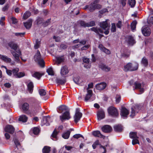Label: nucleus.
Listing matches in <instances>:
<instances>
[{"mask_svg":"<svg viewBox=\"0 0 153 153\" xmlns=\"http://www.w3.org/2000/svg\"><path fill=\"white\" fill-rule=\"evenodd\" d=\"M29 103L35 110L39 109L41 108L39 101L34 98H30L29 100Z\"/></svg>","mask_w":153,"mask_h":153,"instance_id":"nucleus-1","label":"nucleus"},{"mask_svg":"<svg viewBox=\"0 0 153 153\" xmlns=\"http://www.w3.org/2000/svg\"><path fill=\"white\" fill-rule=\"evenodd\" d=\"M138 68L137 64H136L135 65L133 66L131 63L129 62L124 66V71L126 72L128 71H133L137 70Z\"/></svg>","mask_w":153,"mask_h":153,"instance_id":"nucleus-2","label":"nucleus"},{"mask_svg":"<svg viewBox=\"0 0 153 153\" xmlns=\"http://www.w3.org/2000/svg\"><path fill=\"white\" fill-rule=\"evenodd\" d=\"M109 115L114 117H117L119 115L117 109L113 106L109 107L107 109Z\"/></svg>","mask_w":153,"mask_h":153,"instance_id":"nucleus-3","label":"nucleus"},{"mask_svg":"<svg viewBox=\"0 0 153 153\" xmlns=\"http://www.w3.org/2000/svg\"><path fill=\"white\" fill-rule=\"evenodd\" d=\"M142 105L140 104H137L135 105L131 108V111L130 116L133 117L135 115V112L138 113L141 110Z\"/></svg>","mask_w":153,"mask_h":153,"instance_id":"nucleus-4","label":"nucleus"},{"mask_svg":"<svg viewBox=\"0 0 153 153\" xmlns=\"http://www.w3.org/2000/svg\"><path fill=\"white\" fill-rule=\"evenodd\" d=\"M89 30L94 32L97 34L99 36L100 39H101L104 36L103 35L100 33H103V30L100 28H98L97 27H93L92 28L89 29Z\"/></svg>","mask_w":153,"mask_h":153,"instance_id":"nucleus-5","label":"nucleus"},{"mask_svg":"<svg viewBox=\"0 0 153 153\" xmlns=\"http://www.w3.org/2000/svg\"><path fill=\"white\" fill-rule=\"evenodd\" d=\"M71 117L69 111H65L62 115L59 116L60 119L62 122L66 120H69Z\"/></svg>","mask_w":153,"mask_h":153,"instance_id":"nucleus-6","label":"nucleus"},{"mask_svg":"<svg viewBox=\"0 0 153 153\" xmlns=\"http://www.w3.org/2000/svg\"><path fill=\"white\" fill-rule=\"evenodd\" d=\"M82 114L79 111V108L76 109V113L74 116V122L76 123L80 120L82 116Z\"/></svg>","mask_w":153,"mask_h":153,"instance_id":"nucleus-7","label":"nucleus"},{"mask_svg":"<svg viewBox=\"0 0 153 153\" xmlns=\"http://www.w3.org/2000/svg\"><path fill=\"white\" fill-rule=\"evenodd\" d=\"M129 113V111L126 107H123L121 108L120 115L123 118L125 119L127 118Z\"/></svg>","mask_w":153,"mask_h":153,"instance_id":"nucleus-8","label":"nucleus"},{"mask_svg":"<svg viewBox=\"0 0 153 153\" xmlns=\"http://www.w3.org/2000/svg\"><path fill=\"white\" fill-rule=\"evenodd\" d=\"M97 118L98 120L104 119L105 117V113L104 110L102 109H99L97 113Z\"/></svg>","mask_w":153,"mask_h":153,"instance_id":"nucleus-9","label":"nucleus"},{"mask_svg":"<svg viewBox=\"0 0 153 153\" xmlns=\"http://www.w3.org/2000/svg\"><path fill=\"white\" fill-rule=\"evenodd\" d=\"M126 41L128 44L131 46L133 45L136 42L134 37L131 35L128 36Z\"/></svg>","mask_w":153,"mask_h":153,"instance_id":"nucleus-10","label":"nucleus"},{"mask_svg":"<svg viewBox=\"0 0 153 153\" xmlns=\"http://www.w3.org/2000/svg\"><path fill=\"white\" fill-rule=\"evenodd\" d=\"M98 66L102 70L105 72H108L110 70L111 68L110 67L102 63H99Z\"/></svg>","mask_w":153,"mask_h":153,"instance_id":"nucleus-11","label":"nucleus"},{"mask_svg":"<svg viewBox=\"0 0 153 153\" xmlns=\"http://www.w3.org/2000/svg\"><path fill=\"white\" fill-rule=\"evenodd\" d=\"M102 131L105 133H109L112 131V128L111 126L108 125H105L101 128Z\"/></svg>","mask_w":153,"mask_h":153,"instance_id":"nucleus-12","label":"nucleus"},{"mask_svg":"<svg viewBox=\"0 0 153 153\" xmlns=\"http://www.w3.org/2000/svg\"><path fill=\"white\" fill-rule=\"evenodd\" d=\"M100 0H94L91 3L89 7V10L90 12H93L96 10V4H98Z\"/></svg>","mask_w":153,"mask_h":153,"instance_id":"nucleus-13","label":"nucleus"},{"mask_svg":"<svg viewBox=\"0 0 153 153\" xmlns=\"http://www.w3.org/2000/svg\"><path fill=\"white\" fill-rule=\"evenodd\" d=\"M51 118L49 116H46L43 117L42 120V123L43 125H46V126H49V121L50 120Z\"/></svg>","mask_w":153,"mask_h":153,"instance_id":"nucleus-14","label":"nucleus"},{"mask_svg":"<svg viewBox=\"0 0 153 153\" xmlns=\"http://www.w3.org/2000/svg\"><path fill=\"white\" fill-rule=\"evenodd\" d=\"M29 107V105L28 103L27 102H24L22 104L20 109H21L23 111L26 113L29 114V113L26 112L28 110Z\"/></svg>","mask_w":153,"mask_h":153,"instance_id":"nucleus-15","label":"nucleus"},{"mask_svg":"<svg viewBox=\"0 0 153 153\" xmlns=\"http://www.w3.org/2000/svg\"><path fill=\"white\" fill-rule=\"evenodd\" d=\"M4 129L5 132H9L11 134H13L15 131V128L13 126L10 125L6 126Z\"/></svg>","mask_w":153,"mask_h":153,"instance_id":"nucleus-16","label":"nucleus"},{"mask_svg":"<svg viewBox=\"0 0 153 153\" xmlns=\"http://www.w3.org/2000/svg\"><path fill=\"white\" fill-rule=\"evenodd\" d=\"M98 145H100V148H103L104 150V152L102 153H106V150L105 147L104 146L101 145L100 143H99V140H96L92 145V146L93 149H95L96 148L97 146Z\"/></svg>","mask_w":153,"mask_h":153,"instance_id":"nucleus-17","label":"nucleus"},{"mask_svg":"<svg viewBox=\"0 0 153 153\" xmlns=\"http://www.w3.org/2000/svg\"><path fill=\"white\" fill-rule=\"evenodd\" d=\"M106 85V83L103 82L97 84L95 87L96 89L98 90H102L105 88Z\"/></svg>","mask_w":153,"mask_h":153,"instance_id":"nucleus-18","label":"nucleus"},{"mask_svg":"<svg viewBox=\"0 0 153 153\" xmlns=\"http://www.w3.org/2000/svg\"><path fill=\"white\" fill-rule=\"evenodd\" d=\"M98 48L101 51L104 52L106 54L109 55L111 54L110 51L105 47L102 44H100Z\"/></svg>","mask_w":153,"mask_h":153,"instance_id":"nucleus-19","label":"nucleus"},{"mask_svg":"<svg viewBox=\"0 0 153 153\" xmlns=\"http://www.w3.org/2000/svg\"><path fill=\"white\" fill-rule=\"evenodd\" d=\"M92 135L94 137H100L104 139L105 136L102 134L98 130L94 131L92 132Z\"/></svg>","mask_w":153,"mask_h":153,"instance_id":"nucleus-20","label":"nucleus"},{"mask_svg":"<svg viewBox=\"0 0 153 153\" xmlns=\"http://www.w3.org/2000/svg\"><path fill=\"white\" fill-rule=\"evenodd\" d=\"M68 109V107L66 106L62 105L59 106L57 108L56 110L58 113H61L65 111H66Z\"/></svg>","mask_w":153,"mask_h":153,"instance_id":"nucleus-21","label":"nucleus"},{"mask_svg":"<svg viewBox=\"0 0 153 153\" xmlns=\"http://www.w3.org/2000/svg\"><path fill=\"white\" fill-rule=\"evenodd\" d=\"M142 32L143 34L145 36H149L151 33V30L149 28L145 27L142 30Z\"/></svg>","mask_w":153,"mask_h":153,"instance_id":"nucleus-22","label":"nucleus"},{"mask_svg":"<svg viewBox=\"0 0 153 153\" xmlns=\"http://www.w3.org/2000/svg\"><path fill=\"white\" fill-rule=\"evenodd\" d=\"M8 45L10 47L11 49L16 51L18 48L17 44L13 41H11L8 43Z\"/></svg>","mask_w":153,"mask_h":153,"instance_id":"nucleus-23","label":"nucleus"},{"mask_svg":"<svg viewBox=\"0 0 153 153\" xmlns=\"http://www.w3.org/2000/svg\"><path fill=\"white\" fill-rule=\"evenodd\" d=\"M113 128L114 131L116 132L120 133L123 130V126L120 124L115 125L114 126Z\"/></svg>","mask_w":153,"mask_h":153,"instance_id":"nucleus-24","label":"nucleus"},{"mask_svg":"<svg viewBox=\"0 0 153 153\" xmlns=\"http://www.w3.org/2000/svg\"><path fill=\"white\" fill-rule=\"evenodd\" d=\"M56 62L57 65H59L64 62L65 57L64 55L57 56L56 57Z\"/></svg>","mask_w":153,"mask_h":153,"instance_id":"nucleus-25","label":"nucleus"},{"mask_svg":"<svg viewBox=\"0 0 153 153\" xmlns=\"http://www.w3.org/2000/svg\"><path fill=\"white\" fill-rule=\"evenodd\" d=\"M56 82L59 85H64L66 82V79L65 78L61 79L58 78L56 79Z\"/></svg>","mask_w":153,"mask_h":153,"instance_id":"nucleus-26","label":"nucleus"},{"mask_svg":"<svg viewBox=\"0 0 153 153\" xmlns=\"http://www.w3.org/2000/svg\"><path fill=\"white\" fill-rule=\"evenodd\" d=\"M58 133L59 132L57 131L55 129L51 136V138L53 140H57L58 139L57 135Z\"/></svg>","mask_w":153,"mask_h":153,"instance_id":"nucleus-27","label":"nucleus"},{"mask_svg":"<svg viewBox=\"0 0 153 153\" xmlns=\"http://www.w3.org/2000/svg\"><path fill=\"white\" fill-rule=\"evenodd\" d=\"M69 72L68 68L66 66H64L61 68L60 74L62 76H64L67 74Z\"/></svg>","mask_w":153,"mask_h":153,"instance_id":"nucleus-28","label":"nucleus"},{"mask_svg":"<svg viewBox=\"0 0 153 153\" xmlns=\"http://www.w3.org/2000/svg\"><path fill=\"white\" fill-rule=\"evenodd\" d=\"M33 20L31 19H29L27 22L24 23L25 27L27 29H30L32 25Z\"/></svg>","mask_w":153,"mask_h":153,"instance_id":"nucleus-29","label":"nucleus"},{"mask_svg":"<svg viewBox=\"0 0 153 153\" xmlns=\"http://www.w3.org/2000/svg\"><path fill=\"white\" fill-rule=\"evenodd\" d=\"M27 90L30 93L32 94L33 90L34 85L33 82H30L27 85Z\"/></svg>","mask_w":153,"mask_h":153,"instance_id":"nucleus-30","label":"nucleus"},{"mask_svg":"<svg viewBox=\"0 0 153 153\" xmlns=\"http://www.w3.org/2000/svg\"><path fill=\"white\" fill-rule=\"evenodd\" d=\"M100 27L104 30H106L108 27V24L107 21H103L100 23Z\"/></svg>","mask_w":153,"mask_h":153,"instance_id":"nucleus-31","label":"nucleus"},{"mask_svg":"<svg viewBox=\"0 0 153 153\" xmlns=\"http://www.w3.org/2000/svg\"><path fill=\"white\" fill-rule=\"evenodd\" d=\"M0 58L4 62L7 63H10L11 61V59L8 57L6 56L0 54Z\"/></svg>","mask_w":153,"mask_h":153,"instance_id":"nucleus-32","label":"nucleus"},{"mask_svg":"<svg viewBox=\"0 0 153 153\" xmlns=\"http://www.w3.org/2000/svg\"><path fill=\"white\" fill-rule=\"evenodd\" d=\"M92 91L91 90H88L87 93L85 98V101L87 102L92 96Z\"/></svg>","mask_w":153,"mask_h":153,"instance_id":"nucleus-33","label":"nucleus"},{"mask_svg":"<svg viewBox=\"0 0 153 153\" xmlns=\"http://www.w3.org/2000/svg\"><path fill=\"white\" fill-rule=\"evenodd\" d=\"M134 85L135 86L134 89H140L141 91L143 92V88H141V84L140 83L138 82L137 81L135 82L134 83Z\"/></svg>","mask_w":153,"mask_h":153,"instance_id":"nucleus-34","label":"nucleus"},{"mask_svg":"<svg viewBox=\"0 0 153 153\" xmlns=\"http://www.w3.org/2000/svg\"><path fill=\"white\" fill-rule=\"evenodd\" d=\"M78 25H80L81 27L85 28L87 27V22H85L84 21L80 20L77 22Z\"/></svg>","mask_w":153,"mask_h":153,"instance_id":"nucleus-35","label":"nucleus"},{"mask_svg":"<svg viewBox=\"0 0 153 153\" xmlns=\"http://www.w3.org/2000/svg\"><path fill=\"white\" fill-rule=\"evenodd\" d=\"M28 117L25 115H22L19 117L18 120L23 123L26 122L27 120Z\"/></svg>","mask_w":153,"mask_h":153,"instance_id":"nucleus-36","label":"nucleus"},{"mask_svg":"<svg viewBox=\"0 0 153 153\" xmlns=\"http://www.w3.org/2000/svg\"><path fill=\"white\" fill-rule=\"evenodd\" d=\"M43 74L40 73L38 72H35L32 76L33 77L39 79Z\"/></svg>","mask_w":153,"mask_h":153,"instance_id":"nucleus-37","label":"nucleus"},{"mask_svg":"<svg viewBox=\"0 0 153 153\" xmlns=\"http://www.w3.org/2000/svg\"><path fill=\"white\" fill-rule=\"evenodd\" d=\"M141 64L145 67H146L148 66V60L145 57H144L142 58L141 61Z\"/></svg>","mask_w":153,"mask_h":153,"instance_id":"nucleus-38","label":"nucleus"},{"mask_svg":"<svg viewBox=\"0 0 153 153\" xmlns=\"http://www.w3.org/2000/svg\"><path fill=\"white\" fill-rule=\"evenodd\" d=\"M41 55L39 50H37L36 53L34 56V59L35 61H37L41 59Z\"/></svg>","mask_w":153,"mask_h":153,"instance_id":"nucleus-39","label":"nucleus"},{"mask_svg":"<svg viewBox=\"0 0 153 153\" xmlns=\"http://www.w3.org/2000/svg\"><path fill=\"white\" fill-rule=\"evenodd\" d=\"M71 133V131H67L64 132L62 135V137L65 139H68Z\"/></svg>","mask_w":153,"mask_h":153,"instance_id":"nucleus-40","label":"nucleus"},{"mask_svg":"<svg viewBox=\"0 0 153 153\" xmlns=\"http://www.w3.org/2000/svg\"><path fill=\"white\" fill-rule=\"evenodd\" d=\"M19 68H16L12 70V74L13 76L16 78L18 72H19Z\"/></svg>","mask_w":153,"mask_h":153,"instance_id":"nucleus-41","label":"nucleus"},{"mask_svg":"<svg viewBox=\"0 0 153 153\" xmlns=\"http://www.w3.org/2000/svg\"><path fill=\"white\" fill-rule=\"evenodd\" d=\"M129 137L132 139L138 138L137 135V132H131L129 134Z\"/></svg>","mask_w":153,"mask_h":153,"instance_id":"nucleus-42","label":"nucleus"},{"mask_svg":"<svg viewBox=\"0 0 153 153\" xmlns=\"http://www.w3.org/2000/svg\"><path fill=\"white\" fill-rule=\"evenodd\" d=\"M51 147L47 146H45L42 149L43 153H49L51 151Z\"/></svg>","mask_w":153,"mask_h":153,"instance_id":"nucleus-43","label":"nucleus"},{"mask_svg":"<svg viewBox=\"0 0 153 153\" xmlns=\"http://www.w3.org/2000/svg\"><path fill=\"white\" fill-rule=\"evenodd\" d=\"M137 24V22L136 20L133 21L131 23V27L132 31L134 30L136 28V26Z\"/></svg>","mask_w":153,"mask_h":153,"instance_id":"nucleus-44","label":"nucleus"},{"mask_svg":"<svg viewBox=\"0 0 153 153\" xmlns=\"http://www.w3.org/2000/svg\"><path fill=\"white\" fill-rule=\"evenodd\" d=\"M44 21L42 17H38L35 22L37 25H39L42 24Z\"/></svg>","mask_w":153,"mask_h":153,"instance_id":"nucleus-45","label":"nucleus"},{"mask_svg":"<svg viewBox=\"0 0 153 153\" xmlns=\"http://www.w3.org/2000/svg\"><path fill=\"white\" fill-rule=\"evenodd\" d=\"M87 27H92L95 26L96 25L95 22L94 21H92L87 22Z\"/></svg>","mask_w":153,"mask_h":153,"instance_id":"nucleus-46","label":"nucleus"},{"mask_svg":"<svg viewBox=\"0 0 153 153\" xmlns=\"http://www.w3.org/2000/svg\"><path fill=\"white\" fill-rule=\"evenodd\" d=\"M46 71L49 75L53 76L54 74V73L53 70V69L51 67L48 68L47 70Z\"/></svg>","mask_w":153,"mask_h":153,"instance_id":"nucleus-47","label":"nucleus"},{"mask_svg":"<svg viewBox=\"0 0 153 153\" xmlns=\"http://www.w3.org/2000/svg\"><path fill=\"white\" fill-rule=\"evenodd\" d=\"M38 64L40 66L44 68L45 66V62L44 60L43 59H41L37 61Z\"/></svg>","mask_w":153,"mask_h":153,"instance_id":"nucleus-48","label":"nucleus"},{"mask_svg":"<svg viewBox=\"0 0 153 153\" xmlns=\"http://www.w3.org/2000/svg\"><path fill=\"white\" fill-rule=\"evenodd\" d=\"M31 15V13L29 11H26L25 13L23 16V18L24 19H26L28 18Z\"/></svg>","mask_w":153,"mask_h":153,"instance_id":"nucleus-49","label":"nucleus"},{"mask_svg":"<svg viewBox=\"0 0 153 153\" xmlns=\"http://www.w3.org/2000/svg\"><path fill=\"white\" fill-rule=\"evenodd\" d=\"M33 133L35 135H37L40 131L39 129L37 127H35L33 129Z\"/></svg>","mask_w":153,"mask_h":153,"instance_id":"nucleus-50","label":"nucleus"},{"mask_svg":"<svg viewBox=\"0 0 153 153\" xmlns=\"http://www.w3.org/2000/svg\"><path fill=\"white\" fill-rule=\"evenodd\" d=\"M128 4L131 6V7H134L136 4V1L135 0H129Z\"/></svg>","mask_w":153,"mask_h":153,"instance_id":"nucleus-51","label":"nucleus"},{"mask_svg":"<svg viewBox=\"0 0 153 153\" xmlns=\"http://www.w3.org/2000/svg\"><path fill=\"white\" fill-rule=\"evenodd\" d=\"M51 19H48L45 22H43L42 23L43 26L44 27L47 26L51 22Z\"/></svg>","mask_w":153,"mask_h":153,"instance_id":"nucleus-52","label":"nucleus"},{"mask_svg":"<svg viewBox=\"0 0 153 153\" xmlns=\"http://www.w3.org/2000/svg\"><path fill=\"white\" fill-rule=\"evenodd\" d=\"M13 141L16 147L18 149V147L21 146L19 140L16 139H14Z\"/></svg>","mask_w":153,"mask_h":153,"instance_id":"nucleus-53","label":"nucleus"},{"mask_svg":"<svg viewBox=\"0 0 153 153\" xmlns=\"http://www.w3.org/2000/svg\"><path fill=\"white\" fill-rule=\"evenodd\" d=\"M39 93L40 96H45L46 94V92L44 89H40L39 90Z\"/></svg>","mask_w":153,"mask_h":153,"instance_id":"nucleus-54","label":"nucleus"},{"mask_svg":"<svg viewBox=\"0 0 153 153\" xmlns=\"http://www.w3.org/2000/svg\"><path fill=\"white\" fill-rule=\"evenodd\" d=\"M112 26L111 28V30L112 32H115L116 31V24L115 23H113L111 24Z\"/></svg>","mask_w":153,"mask_h":153,"instance_id":"nucleus-55","label":"nucleus"},{"mask_svg":"<svg viewBox=\"0 0 153 153\" xmlns=\"http://www.w3.org/2000/svg\"><path fill=\"white\" fill-rule=\"evenodd\" d=\"M16 78H21L25 76V74L24 72H18Z\"/></svg>","mask_w":153,"mask_h":153,"instance_id":"nucleus-56","label":"nucleus"},{"mask_svg":"<svg viewBox=\"0 0 153 153\" xmlns=\"http://www.w3.org/2000/svg\"><path fill=\"white\" fill-rule=\"evenodd\" d=\"M5 20V17H2L0 19V25L2 26H3L5 25V23L4 22Z\"/></svg>","mask_w":153,"mask_h":153,"instance_id":"nucleus-57","label":"nucleus"},{"mask_svg":"<svg viewBox=\"0 0 153 153\" xmlns=\"http://www.w3.org/2000/svg\"><path fill=\"white\" fill-rule=\"evenodd\" d=\"M138 138L133 139L132 140V144L133 145H135L136 144H139V141L138 139Z\"/></svg>","mask_w":153,"mask_h":153,"instance_id":"nucleus-58","label":"nucleus"},{"mask_svg":"<svg viewBox=\"0 0 153 153\" xmlns=\"http://www.w3.org/2000/svg\"><path fill=\"white\" fill-rule=\"evenodd\" d=\"M73 137L74 138L78 139L80 137H82L84 138V137L80 134H76L73 135Z\"/></svg>","mask_w":153,"mask_h":153,"instance_id":"nucleus-59","label":"nucleus"},{"mask_svg":"<svg viewBox=\"0 0 153 153\" xmlns=\"http://www.w3.org/2000/svg\"><path fill=\"white\" fill-rule=\"evenodd\" d=\"M117 27L120 29H121L122 26V22L121 21H118V22L116 24Z\"/></svg>","mask_w":153,"mask_h":153,"instance_id":"nucleus-60","label":"nucleus"},{"mask_svg":"<svg viewBox=\"0 0 153 153\" xmlns=\"http://www.w3.org/2000/svg\"><path fill=\"white\" fill-rule=\"evenodd\" d=\"M40 42L38 40H36V43L34 45V48L36 49H37L39 47V44H40Z\"/></svg>","mask_w":153,"mask_h":153,"instance_id":"nucleus-61","label":"nucleus"},{"mask_svg":"<svg viewBox=\"0 0 153 153\" xmlns=\"http://www.w3.org/2000/svg\"><path fill=\"white\" fill-rule=\"evenodd\" d=\"M82 60L83 62L86 63H88L90 61V60L89 58L85 57H83Z\"/></svg>","mask_w":153,"mask_h":153,"instance_id":"nucleus-62","label":"nucleus"},{"mask_svg":"<svg viewBox=\"0 0 153 153\" xmlns=\"http://www.w3.org/2000/svg\"><path fill=\"white\" fill-rule=\"evenodd\" d=\"M11 19L12 22V23L13 24H16L17 23L18 21L16 19L13 17H12Z\"/></svg>","mask_w":153,"mask_h":153,"instance_id":"nucleus-63","label":"nucleus"},{"mask_svg":"<svg viewBox=\"0 0 153 153\" xmlns=\"http://www.w3.org/2000/svg\"><path fill=\"white\" fill-rule=\"evenodd\" d=\"M108 11V10L106 8H104L99 11L100 14L102 15L104 13Z\"/></svg>","mask_w":153,"mask_h":153,"instance_id":"nucleus-64","label":"nucleus"}]
</instances>
